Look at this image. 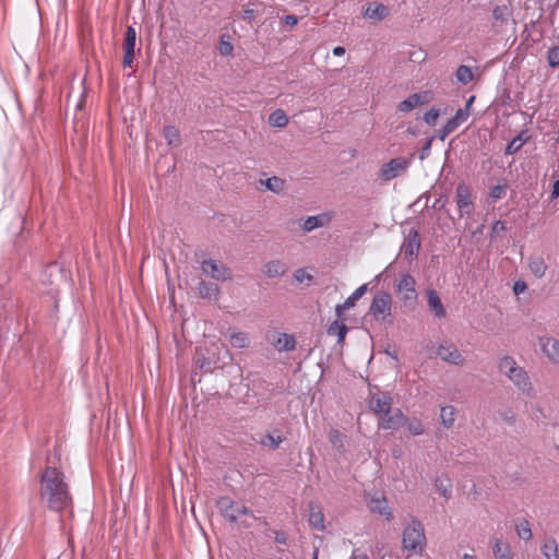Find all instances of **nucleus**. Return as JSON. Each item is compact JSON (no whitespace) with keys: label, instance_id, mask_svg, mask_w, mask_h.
<instances>
[{"label":"nucleus","instance_id":"obj_1","mask_svg":"<svg viewBox=\"0 0 559 559\" xmlns=\"http://www.w3.org/2000/svg\"><path fill=\"white\" fill-rule=\"evenodd\" d=\"M40 500L55 512H62L72 504L64 475L57 467L47 466L40 474Z\"/></svg>","mask_w":559,"mask_h":559},{"label":"nucleus","instance_id":"obj_2","mask_svg":"<svg viewBox=\"0 0 559 559\" xmlns=\"http://www.w3.org/2000/svg\"><path fill=\"white\" fill-rule=\"evenodd\" d=\"M210 354V348H197L193 357L194 367L204 372H212L216 374L219 372L222 376L229 377V386L234 385L236 380L241 379L242 370L239 365L230 361L219 366L217 361H213L211 359Z\"/></svg>","mask_w":559,"mask_h":559},{"label":"nucleus","instance_id":"obj_3","mask_svg":"<svg viewBox=\"0 0 559 559\" xmlns=\"http://www.w3.org/2000/svg\"><path fill=\"white\" fill-rule=\"evenodd\" d=\"M426 543L424 526L419 521L413 520L403 532V547L406 550L421 552Z\"/></svg>","mask_w":559,"mask_h":559},{"label":"nucleus","instance_id":"obj_4","mask_svg":"<svg viewBox=\"0 0 559 559\" xmlns=\"http://www.w3.org/2000/svg\"><path fill=\"white\" fill-rule=\"evenodd\" d=\"M501 373L508 376L521 390L531 388V382L526 372L510 356H504L499 362Z\"/></svg>","mask_w":559,"mask_h":559},{"label":"nucleus","instance_id":"obj_5","mask_svg":"<svg viewBox=\"0 0 559 559\" xmlns=\"http://www.w3.org/2000/svg\"><path fill=\"white\" fill-rule=\"evenodd\" d=\"M392 310V296L386 290H381L376 294L370 304L368 314H371L376 320L386 321L391 317Z\"/></svg>","mask_w":559,"mask_h":559},{"label":"nucleus","instance_id":"obj_6","mask_svg":"<svg viewBox=\"0 0 559 559\" xmlns=\"http://www.w3.org/2000/svg\"><path fill=\"white\" fill-rule=\"evenodd\" d=\"M376 392L370 389L368 405L372 413L379 415L388 416L391 413L392 407V396L389 392L381 391L378 386H374Z\"/></svg>","mask_w":559,"mask_h":559},{"label":"nucleus","instance_id":"obj_7","mask_svg":"<svg viewBox=\"0 0 559 559\" xmlns=\"http://www.w3.org/2000/svg\"><path fill=\"white\" fill-rule=\"evenodd\" d=\"M416 281L411 274H404L396 284V292L405 307L414 309L417 304V292L415 289Z\"/></svg>","mask_w":559,"mask_h":559},{"label":"nucleus","instance_id":"obj_8","mask_svg":"<svg viewBox=\"0 0 559 559\" xmlns=\"http://www.w3.org/2000/svg\"><path fill=\"white\" fill-rule=\"evenodd\" d=\"M415 156V153H412L409 158L396 157L390 159L388 163H384L380 169V177L384 181H390L402 173H404L408 166L411 159Z\"/></svg>","mask_w":559,"mask_h":559},{"label":"nucleus","instance_id":"obj_9","mask_svg":"<svg viewBox=\"0 0 559 559\" xmlns=\"http://www.w3.org/2000/svg\"><path fill=\"white\" fill-rule=\"evenodd\" d=\"M435 99V93L430 90L420 91L418 93L411 94L407 98L402 100L397 109L401 112H409L418 106L427 105Z\"/></svg>","mask_w":559,"mask_h":559},{"label":"nucleus","instance_id":"obj_10","mask_svg":"<svg viewBox=\"0 0 559 559\" xmlns=\"http://www.w3.org/2000/svg\"><path fill=\"white\" fill-rule=\"evenodd\" d=\"M135 45H136V31L132 25L127 26L124 38L122 43L123 49V68H132L135 59Z\"/></svg>","mask_w":559,"mask_h":559},{"label":"nucleus","instance_id":"obj_11","mask_svg":"<svg viewBox=\"0 0 559 559\" xmlns=\"http://www.w3.org/2000/svg\"><path fill=\"white\" fill-rule=\"evenodd\" d=\"M421 248V239L419 231L416 228H412L405 236L402 249L404 250L405 258L408 261H413L418 257Z\"/></svg>","mask_w":559,"mask_h":559},{"label":"nucleus","instance_id":"obj_12","mask_svg":"<svg viewBox=\"0 0 559 559\" xmlns=\"http://www.w3.org/2000/svg\"><path fill=\"white\" fill-rule=\"evenodd\" d=\"M456 203L461 212V216L464 214L469 215L474 209L471 198V189L464 182L459 183L456 187Z\"/></svg>","mask_w":559,"mask_h":559},{"label":"nucleus","instance_id":"obj_13","mask_svg":"<svg viewBox=\"0 0 559 559\" xmlns=\"http://www.w3.org/2000/svg\"><path fill=\"white\" fill-rule=\"evenodd\" d=\"M216 507L221 514L230 523H237V507L238 503L227 496L219 497L216 501Z\"/></svg>","mask_w":559,"mask_h":559},{"label":"nucleus","instance_id":"obj_14","mask_svg":"<svg viewBox=\"0 0 559 559\" xmlns=\"http://www.w3.org/2000/svg\"><path fill=\"white\" fill-rule=\"evenodd\" d=\"M202 270L206 274H210L215 280H222L225 281L226 278L230 277V271L229 269L219 265L214 260H205L202 262Z\"/></svg>","mask_w":559,"mask_h":559},{"label":"nucleus","instance_id":"obj_15","mask_svg":"<svg viewBox=\"0 0 559 559\" xmlns=\"http://www.w3.org/2000/svg\"><path fill=\"white\" fill-rule=\"evenodd\" d=\"M407 421V417L402 413L401 409H396L392 415L381 416V427L383 429H393L396 430L403 426H405Z\"/></svg>","mask_w":559,"mask_h":559},{"label":"nucleus","instance_id":"obj_16","mask_svg":"<svg viewBox=\"0 0 559 559\" xmlns=\"http://www.w3.org/2000/svg\"><path fill=\"white\" fill-rule=\"evenodd\" d=\"M436 354L442 360L454 364V365H459L464 360L463 356L461 355L459 349L453 344L450 346L439 345Z\"/></svg>","mask_w":559,"mask_h":559},{"label":"nucleus","instance_id":"obj_17","mask_svg":"<svg viewBox=\"0 0 559 559\" xmlns=\"http://www.w3.org/2000/svg\"><path fill=\"white\" fill-rule=\"evenodd\" d=\"M428 307L431 312L438 318H443L447 314L445 308L441 301L439 294L435 289H427Z\"/></svg>","mask_w":559,"mask_h":559},{"label":"nucleus","instance_id":"obj_18","mask_svg":"<svg viewBox=\"0 0 559 559\" xmlns=\"http://www.w3.org/2000/svg\"><path fill=\"white\" fill-rule=\"evenodd\" d=\"M348 331L349 328L345 324V322H341V320H334L326 329L328 335L336 336V343L341 346L344 345Z\"/></svg>","mask_w":559,"mask_h":559},{"label":"nucleus","instance_id":"obj_19","mask_svg":"<svg viewBox=\"0 0 559 559\" xmlns=\"http://www.w3.org/2000/svg\"><path fill=\"white\" fill-rule=\"evenodd\" d=\"M368 508L373 513H379L380 515H383L386 520L392 519V512L390 508L388 507V501L385 497H373L368 502Z\"/></svg>","mask_w":559,"mask_h":559},{"label":"nucleus","instance_id":"obj_20","mask_svg":"<svg viewBox=\"0 0 559 559\" xmlns=\"http://www.w3.org/2000/svg\"><path fill=\"white\" fill-rule=\"evenodd\" d=\"M273 346L280 352H289L295 349L296 340L294 335L287 333H278L272 341Z\"/></svg>","mask_w":559,"mask_h":559},{"label":"nucleus","instance_id":"obj_21","mask_svg":"<svg viewBox=\"0 0 559 559\" xmlns=\"http://www.w3.org/2000/svg\"><path fill=\"white\" fill-rule=\"evenodd\" d=\"M308 522L311 527L323 531L324 530V514L319 506L313 502L309 503V519Z\"/></svg>","mask_w":559,"mask_h":559},{"label":"nucleus","instance_id":"obj_22","mask_svg":"<svg viewBox=\"0 0 559 559\" xmlns=\"http://www.w3.org/2000/svg\"><path fill=\"white\" fill-rule=\"evenodd\" d=\"M530 140L528 130H522L515 138H513L506 146L504 154L513 155L518 153L521 147Z\"/></svg>","mask_w":559,"mask_h":559},{"label":"nucleus","instance_id":"obj_23","mask_svg":"<svg viewBox=\"0 0 559 559\" xmlns=\"http://www.w3.org/2000/svg\"><path fill=\"white\" fill-rule=\"evenodd\" d=\"M492 554L496 559H513V552L509 543L496 538L492 545Z\"/></svg>","mask_w":559,"mask_h":559},{"label":"nucleus","instance_id":"obj_24","mask_svg":"<svg viewBox=\"0 0 559 559\" xmlns=\"http://www.w3.org/2000/svg\"><path fill=\"white\" fill-rule=\"evenodd\" d=\"M284 436L281 430L274 429L273 431L266 432L261 439V444L267 447L271 450H276L280 444L284 441Z\"/></svg>","mask_w":559,"mask_h":559},{"label":"nucleus","instance_id":"obj_25","mask_svg":"<svg viewBox=\"0 0 559 559\" xmlns=\"http://www.w3.org/2000/svg\"><path fill=\"white\" fill-rule=\"evenodd\" d=\"M365 15L369 19L382 21L389 15V8L382 3L373 2L366 9Z\"/></svg>","mask_w":559,"mask_h":559},{"label":"nucleus","instance_id":"obj_26","mask_svg":"<svg viewBox=\"0 0 559 559\" xmlns=\"http://www.w3.org/2000/svg\"><path fill=\"white\" fill-rule=\"evenodd\" d=\"M218 292V285L213 282L200 281L198 284V293L204 299L216 298Z\"/></svg>","mask_w":559,"mask_h":559},{"label":"nucleus","instance_id":"obj_27","mask_svg":"<svg viewBox=\"0 0 559 559\" xmlns=\"http://www.w3.org/2000/svg\"><path fill=\"white\" fill-rule=\"evenodd\" d=\"M264 267L265 275L271 278L283 276L287 272V266L280 260L270 261Z\"/></svg>","mask_w":559,"mask_h":559},{"label":"nucleus","instance_id":"obj_28","mask_svg":"<svg viewBox=\"0 0 559 559\" xmlns=\"http://www.w3.org/2000/svg\"><path fill=\"white\" fill-rule=\"evenodd\" d=\"M544 353L554 361L559 362V341L548 337L542 345Z\"/></svg>","mask_w":559,"mask_h":559},{"label":"nucleus","instance_id":"obj_29","mask_svg":"<svg viewBox=\"0 0 559 559\" xmlns=\"http://www.w3.org/2000/svg\"><path fill=\"white\" fill-rule=\"evenodd\" d=\"M163 135L169 146L177 147L181 144L180 132L175 126H165Z\"/></svg>","mask_w":559,"mask_h":559},{"label":"nucleus","instance_id":"obj_30","mask_svg":"<svg viewBox=\"0 0 559 559\" xmlns=\"http://www.w3.org/2000/svg\"><path fill=\"white\" fill-rule=\"evenodd\" d=\"M330 222L326 214L309 216L304 223V229L306 231H312L316 228L323 227Z\"/></svg>","mask_w":559,"mask_h":559},{"label":"nucleus","instance_id":"obj_31","mask_svg":"<svg viewBox=\"0 0 559 559\" xmlns=\"http://www.w3.org/2000/svg\"><path fill=\"white\" fill-rule=\"evenodd\" d=\"M542 554L546 559H559L558 544L555 538L548 537L540 547Z\"/></svg>","mask_w":559,"mask_h":559},{"label":"nucleus","instance_id":"obj_32","mask_svg":"<svg viewBox=\"0 0 559 559\" xmlns=\"http://www.w3.org/2000/svg\"><path fill=\"white\" fill-rule=\"evenodd\" d=\"M219 55L223 57L233 56L234 45L231 43V36L227 33L219 35V41L217 47Z\"/></svg>","mask_w":559,"mask_h":559},{"label":"nucleus","instance_id":"obj_33","mask_svg":"<svg viewBox=\"0 0 559 559\" xmlns=\"http://www.w3.org/2000/svg\"><path fill=\"white\" fill-rule=\"evenodd\" d=\"M261 183L266 188V190L272 191L277 194L283 192L284 187H285V180L277 176H273L265 180H261Z\"/></svg>","mask_w":559,"mask_h":559},{"label":"nucleus","instance_id":"obj_34","mask_svg":"<svg viewBox=\"0 0 559 559\" xmlns=\"http://www.w3.org/2000/svg\"><path fill=\"white\" fill-rule=\"evenodd\" d=\"M528 267L531 272L538 278L545 275L547 265L542 257H532L530 259Z\"/></svg>","mask_w":559,"mask_h":559},{"label":"nucleus","instance_id":"obj_35","mask_svg":"<svg viewBox=\"0 0 559 559\" xmlns=\"http://www.w3.org/2000/svg\"><path fill=\"white\" fill-rule=\"evenodd\" d=\"M269 123L272 127L283 128L288 123V117L283 109H276L269 116Z\"/></svg>","mask_w":559,"mask_h":559},{"label":"nucleus","instance_id":"obj_36","mask_svg":"<svg viewBox=\"0 0 559 559\" xmlns=\"http://www.w3.org/2000/svg\"><path fill=\"white\" fill-rule=\"evenodd\" d=\"M512 8L510 5H497L492 10V17L495 21L501 22L506 24L510 16L512 15Z\"/></svg>","mask_w":559,"mask_h":559},{"label":"nucleus","instance_id":"obj_37","mask_svg":"<svg viewBox=\"0 0 559 559\" xmlns=\"http://www.w3.org/2000/svg\"><path fill=\"white\" fill-rule=\"evenodd\" d=\"M455 408L453 406H443L440 411L441 423L445 428H451L455 421Z\"/></svg>","mask_w":559,"mask_h":559},{"label":"nucleus","instance_id":"obj_38","mask_svg":"<svg viewBox=\"0 0 559 559\" xmlns=\"http://www.w3.org/2000/svg\"><path fill=\"white\" fill-rule=\"evenodd\" d=\"M229 342L235 348H246L249 346V337L245 332H233L229 335Z\"/></svg>","mask_w":559,"mask_h":559},{"label":"nucleus","instance_id":"obj_39","mask_svg":"<svg viewBox=\"0 0 559 559\" xmlns=\"http://www.w3.org/2000/svg\"><path fill=\"white\" fill-rule=\"evenodd\" d=\"M250 5L253 8L246 9L242 19L249 23H253L255 17L263 12L264 5L261 2H251Z\"/></svg>","mask_w":559,"mask_h":559},{"label":"nucleus","instance_id":"obj_40","mask_svg":"<svg viewBox=\"0 0 559 559\" xmlns=\"http://www.w3.org/2000/svg\"><path fill=\"white\" fill-rule=\"evenodd\" d=\"M455 76H456L457 82H460L464 85L468 84L474 79L472 69L464 64L460 66L456 69Z\"/></svg>","mask_w":559,"mask_h":559},{"label":"nucleus","instance_id":"obj_41","mask_svg":"<svg viewBox=\"0 0 559 559\" xmlns=\"http://www.w3.org/2000/svg\"><path fill=\"white\" fill-rule=\"evenodd\" d=\"M468 118L467 109H457L455 115L447 121V126L454 131L462 122Z\"/></svg>","mask_w":559,"mask_h":559},{"label":"nucleus","instance_id":"obj_42","mask_svg":"<svg viewBox=\"0 0 559 559\" xmlns=\"http://www.w3.org/2000/svg\"><path fill=\"white\" fill-rule=\"evenodd\" d=\"M368 284H362L344 301L346 307L353 308L356 302L367 293Z\"/></svg>","mask_w":559,"mask_h":559},{"label":"nucleus","instance_id":"obj_43","mask_svg":"<svg viewBox=\"0 0 559 559\" xmlns=\"http://www.w3.org/2000/svg\"><path fill=\"white\" fill-rule=\"evenodd\" d=\"M515 530L519 537L523 540H530L533 536L530 522L525 519L520 524L515 525Z\"/></svg>","mask_w":559,"mask_h":559},{"label":"nucleus","instance_id":"obj_44","mask_svg":"<svg viewBox=\"0 0 559 559\" xmlns=\"http://www.w3.org/2000/svg\"><path fill=\"white\" fill-rule=\"evenodd\" d=\"M405 426L407 427V430L413 436H419V435H421L424 432L423 424L416 417H413V418H408L407 417V421H406Z\"/></svg>","mask_w":559,"mask_h":559},{"label":"nucleus","instance_id":"obj_45","mask_svg":"<svg viewBox=\"0 0 559 559\" xmlns=\"http://www.w3.org/2000/svg\"><path fill=\"white\" fill-rule=\"evenodd\" d=\"M435 487L443 497H450L451 491L449 490V487H451V485L449 478L437 477L435 480Z\"/></svg>","mask_w":559,"mask_h":559},{"label":"nucleus","instance_id":"obj_46","mask_svg":"<svg viewBox=\"0 0 559 559\" xmlns=\"http://www.w3.org/2000/svg\"><path fill=\"white\" fill-rule=\"evenodd\" d=\"M441 115V110L436 107H431L424 116L423 120L430 127H435Z\"/></svg>","mask_w":559,"mask_h":559},{"label":"nucleus","instance_id":"obj_47","mask_svg":"<svg viewBox=\"0 0 559 559\" xmlns=\"http://www.w3.org/2000/svg\"><path fill=\"white\" fill-rule=\"evenodd\" d=\"M547 61L550 68L559 67V46L551 47L547 52Z\"/></svg>","mask_w":559,"mask_h":559},{"label":"nucleus","instance_id":"obj_48","mask_svg":"<svg viewBox=\"0 0 559 559\" xmlns=\"http://www.w3.org/2000/svg\"><path fill=\"white\" fill-rule=\"evenodd\" d=\"M436 139V135H431L429 138L426 139L420 152H419V159L420 160H424L426 159L429 154H430V150H431V146H432V142L433 140Z\"/></svg>","mask_w":559,"mask_h":559},{"label":"nucleus","instance_id":"obj_49","mask_svg":"<svg viewBox=\"0 0 559 559\" xmlns=\"http://www.w3.org/2000/svg\"><path fill=\"white\" fill-rule=\"evenodd\" d=\"M294 278L298 282V283H302L305 282L306 280L309 281V282H312L313 281V276L309 273L306 272L305 269H297L295 272H294Z\"/></svg>","mask_w":559,"mask_h":559},{"label":"nucleus","instance_id":"obj_50","mask_svg":"<svg viewBox=\"0 0 559 559\" xmlns=\"http://www.w3.org/2000/svg\"><path fill=\"white\" fill-rule=\"evenodd\" d=\"M506 188H507V185L504 186H500V185H497V186H493L491 189H490V198L495 199V200H499L501 199L504 193H506Z\"/></svg>","mask_w":559,"mask_h":559},{"label":"nucleus","instance_id":"obj_51","mask_svg":"<svg viewBox=\"0 0 559 559\" xmlns=\"http://www.w3.org/2000/svg\"><path fill=\"white\" fill-rule=\"evenodd\" d=\"M348 309H350V308L346 307L345 302L336 305V307H335L336 319L335 320H341V322H345V320H346L345 311Z\"/></svg>","mask_w":559,"mask_h":559},{"label":"nucleus","instance_id":"obj_52","mask_svg":"<svg viewBox=\"0 0 559 559\" xmlns=\"http://www.w3.org/2000/svg\"><path fill=\"white\" fill-rule=\"evenodd\" d=\"M503 421L512 426L516 421V415L512 411H507L500 414Z\"/></svg>","mask_w":559,"mask_h":559},{"label":"nucleus","instance_id":"obj_53","mask_svg":"<svg viewBox=\"0 0 559 559\" xmlns=\"http://www.w3.org/2000/svg\"><path fill=\"white\" fill-rule=\"evenodd\" d=\"M526 289H527V284L524 281L519 280V281L514 282V284H513V293L516 296L520 295V294H523Z\"/></svg>","mask_w":559,"mask_h":559},{"label":"nucleus","instance_id":"obj_54","mask_svg":"<svg viewBox=\"0 0 559 559\" xmlns=\"http://www.w3.org/2000/svg\"><path fill=\"white\" fill-rule=\"evenodd\" d=\"M452 132L453 131L447 124H444L440 130H437V133L435 135L441 141H444L447 136L450 135Z\"/></svg>","mask_w":559,"mask_h":559},{"label":"nucleus","instance_id":"obj_55","mask_svg":"<svg viewBox=\"0 0 559 559\" xmlns=\"http://www.w3.org/2000/svg\"><path fill=\"white\" fill-rule=\"evenodd\" d=\"M236 511H237V516H238L239 514H241V515H250V516H252L254 520H258V518H255V516L253 515L252 510H251V509H249L248 507H246L245 504H239V503H238V507H237V510H236Z\"/></svg>","mask_w":559,"mask_h":559},{"label":"nucleus","instance_id":"obj_56","mask_svg":"<svg viewBox=\"0 0 559 559\" xmlns=\"http://www.w3.org/2000/svg\"><path fill=\"white\" fill-rule=\"evenodd\" d=\"M273 533L275 534V542L278 543V544H282V545H286L287 544V534L283 531H273Z\"/></svg>","mask_w":559,"mask_h":559},{"label":"nucleus","instance_id":"obj_57","mask_svg":"<svg viewBox=\"0 0 559 559\" xmlns=\"http://www.w3.org/2000/svg\"><path fill=\"white\" fill-rule=\"evenodd\" d=\"M330 441L331 443L335 447V448H341L343 447L342 442H341V435L337 430L333 431L331 435H330Z\"/></svg>","mask_w":559,"mask_h":559},{"label":"nucleus","instance_id":"obj_58","mask_svg":"<svg viewBox=\"0 0 559 559\" xmlns=\"http://www.w3.org/2000/svg\"><path fill=\"white\" fill-rule=\"evenodd\" d=\"M506 230H507V226H506V223L502 221H496L491 228L492 234H499V233L506 231Z\"/></svg>","mask_w":559,"mask_h":559},{"label":"nucleus","instance_id":"obj_59","mask_svg":"<svg viewBox=\"0 0 559 559\" xmlns=\"http://www.w3.org/2000/svg\"><path fill=\"white\" fill-rule=\"evenodd\" d=\"M559 198V180H555L552 182L551 191H550V200H556Z\"/></svg>","mask_w":559,"mask_h":559},{"label":"nucleus","instance_id":"obj_60","mask_svg":"<svg viewBox=\"0 0 559 559\" xmlns=\"http://www.w3.org/2000/svg\"><path fill=\"white\" fill-rule=\"evenodd\" d=\"M298 23V17L296 15L289 14L284 17V24L294 27Z\"/></svg>","mask_w":559,"mask_h":559},{"label":"nucleus","instance_id":"obj_61","mask_svg":"<svg viewBox=\"0 0 559 559\" xmlns=\"http://www.w3.org/2000/svg\"><path fill=\"white\" fill-rule=\"evenodd\" d=\"M501 105L506 106L511 102L510 91L508 88H503V92L500 96Z\"/></svg>","mask_w":559,"mask_h":559},{"label":"nucleus","instance_id":"obj_62","mask_svg":"<svg viewBox=\"0 0 559 559\" xmlns=\"http://www.w3.org/2000/svg\"><path fill=\"white\" fill-rule=\"evenodd\" d=\"M552 436L557 440V447L559 448V424L552 425Z\"/></svg>","mask_w":559,"mask_h":559},{"label":"nucleus","instance_id":"obj_63","mask_svg":"<svg viewBox=\"0 0 559 559\" xmlns=\"http://www.w3.org/2000/svg\"><path fill=\"white\" fill-rule=\"evenodd\" d=\"M345 51L346 50H345V48L343 46H336L333 49V55L337 56V57H341V56L345 55Z\"/></svg>","mask_w":559,"mask_h":559},{"label":"nucleus","instance_id":"obj_64","mask_svg":"<svg viewBox=\"0 0 559 559\" xmlns=\"http://www.w3.org/2000/svg\"><path fill=\"white\" fill-rule=\"evenodd\" d=\"M383 549H384V546L379 544V543H377L374 555H377V557H379V559L381 558V556L384 555V554H382Z\"/></svg>","mask_w":559,"mask_h":559}]
</instances>
